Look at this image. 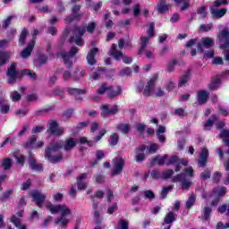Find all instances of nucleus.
<instances>
[{"mask_svg":"<svg viewBox=\"0 0 229 229\" xmlns=\"http://www.w3.org/2000/svg\"><path fill=\"white\" fill-rule=\"evenodd\" d=\"M47 208L51 212V214H61V216L55 219V225L65 227L69 225V218L67 216H71V208L65 204L53 205L51 202L47 204Z\"/></svg>","mask_w":229,"mask_h":229,"instance_id":"nucleus-1","label":"nucleus"},{"mask_svg":"<svg viewBox=\"0 0 229 229\" xmlns=\"http://www.w3.org/2000/svg\"><path fill=\"white\" fill-rule=\"evenodd\" d=\"M96 30V22L91 21L89 22L86 27H76L75 30H73V37H71L69 39V42H74L76 46H84L83 37L85 33H94V30Z\"/></svg>","mask_w":229,"mask_h":229,"instance_id":"nucleus-2","label":"nucleus"},{"mask_svg":"<svg viewBox=\"0 0 229 229\" xmlns=\"http://www.w3.org/2000/svg\"><path fill=\"white\" fill-rule=\"evenodd\" d=\"M59 149H62V142H55L54 144L48 146L45 149V158L48 160V162H51V164H56L58 162H61L62 158L64 157L62 156V153L58 152Z\"/></svg>","mask_w":229,"mask_h":229,"instance_id":"nucleus-3","label":"nucleus"},{"mask_svg":"<svg viewBox=\"0 0 229 229\" xmlns=\"http://www.w3.org/2000/svg\"><path fill=\"white\" fill-rule=\"evenodd\" d=\"M158 80V75H154L146 84L144 88V82L140 81L137 87L138 92H142L145 98H149V96H153L155 92V83Z\"/></svg>","mask_w":229,"mask_h":229,"instance_id":"nucleus-4","label":"nucleus"},{"mask_svg":"<svg viewBox=\"0 0 229 229\" xmlns=\"http://www.w3.org/2000/svg\"><path fill=\"white\" fill-rule=\"evenodd\" d=\"M109 56H112L114 60L119 62L121 58H123V64H131L133 62V59L131 57H128L123 54V51L117 50V45L113 44L111 46L110 50L108 51Z\"/></svg>","mask_w":229,"mask_h":229,"instance_id":"nucleus-5","label":"nucleus"},{"mask_svg":"<svg viewBox=\"0 0 229 229\" xmlns=\"http://www.w3.org/2000/svg\"><path fill=\"white\" fill-rule=\"evenodd\" d=\"M172 182H181V189L182 191H189V189H191V187H192V180L187 179V175L183 173L174 175L172 179Z\"/></svg>","mask_w":229,"mask_h":229,"instance_id":"nucleus-6","label":"nucleus"},{"mask_svg":"<svg viewBox=\"0 0 229 229\" xmlns=\"http://www.w3.org/2000/svg\"><path fill=\"white\" fill-rule=\"evenodd\" d=\"M47 131L50 133V135H54L55 137H62L65 131V129L64 127H59L56 121H51L48 123Z\"/></svg>","mask_w":229,"mask_h":229,"instance_id":"nucleus-7","label":"nucleus"},{"mask_svg":"<svg viewBox=\"0 0 229 229\" xmlns=\"http://www.w3.org/2000/svg\"><path fill=\"white\" fill-rule=\"evenodd\" d=\"M218 42L220 44V49H226L229 46V30L224 29L218 34Z\"/></svg>","mask_w":229,"mask_h":229,"instance_id":"nucleus-8","label":"nucleus"},{"mask_svg":"<svg viewBox=\"0 0 229 229\" xmlns=\"http://www.w3.org/2000/svg\"><path fill=\"white\" fill-rule=\"evenodd\" d=\"M55 142H61V148L66 153H69V151H72L73 148H76V145L78 144V141H76V139L74 138H68L64 141L57 140Z\"/></svg>","mask_w":229,"mask_h":229,"instance_id":"nucleus-9","label":"nucleus"},{"mask_svg":"<svg viewBox=\"0 0 229 229\" xmlns=\"http://www.w3.org/2000/svg\"><path fill=\"white\" fill-rule=\"evenodd\" d=\"M124 167V159L116 158L114 160V168L111 172V176H117L123 173V169Z\"/></svg>","mask_w":229,"mask_h":229,"instance_id":"nucleus-10","label":"nucleus"},{"mask_svg":"<svg viewBox=\"0 0 229 229\" xmlns=\"http://www.w3.org/2000/svg\"><path fill=\"white\" fill-rule=\"evenodd\" d=\"M214 46V39L210 38H202L200 43L197 46V50L199 53H203L206 49H210Z\"/></svg>","mask_w":229,"mask_h":229,"instance_id":"nucleus-11","label":"nucleus"},{"mask_svg":"<svg viewBox=\"0 0 229 229\" xmlns=\"http://www.w3.org/2000/svg\"><path fill=\"white\" fill-rule=\"evenodd\" d=\"M79 49L76 47H72L70 49V54H67L65 52H62L60 55V56H62L65 65H67L69 68L71 67V65H72V62H71V58H72V56H74V55H76V53H78Z\"/></svg>","mask_w":229,"mask_h":229,"instance_id":"nucleus-12","label":"nucleus"},{"mask_svg":"<svg viewBox=\"0 0 229 229\" xmlns=\"http://www.w3.org/2000/svg\"><path fill=\"white\" fill-rule=\"evenodd\" d=\"M16 67H17V64L13 63L8 68L7 76H8V83L10 85L15 83L17 80L18 72H17Z\"/></svg>","mask_w":229,"mask_h":229,"instance_id":"nucleus-13","label":"nucleus"},{"mask_svg":"<svg viewBox=\"0 0 229 229\" xmlns=\"http://www.w3.org/2000/svg\"><path fill=\"white\" fill-rule=\"evenodd\" d=\"M80 10H81V5H73L72 8V13L71 16L66 17V22H72V21H80V19L83 17V13H78L80 12Z\"/></svg>","mask_w":229,"mask_h":229,"instance_id":"nucleus-14","label":"nucleus"},{"mask_svg":"<svg viewBox=\"0 0 229 229\" xmlns=\"http://www.w3.org/2000/svg\"><path fill=\"white\" fill-rule=\"evenodd\" d=\"M30 196L33 198L37 206L39 207V208H41L42 205H44V201H46V195L42 194L38 190H34L30 192Z\"/></svg>","mask_w":229,"mask_h":229,"instance_id":"nucleus-15","label":"nucleus"},{"mask_svg":"<svg viewBox=\"0 0 229 229\" xmlns=\"http://www.w3.org/2000/svg\"><path fill=\"white\" fill-rule=\"evenodd\" d=\"M118 108H119L118 106H114L110 109V105H108V104L102 105V106H101V110H102L101 115H102V117H106L108 115H114V114H117Z\"/></svg>","mask_w":229,"mask_h":229,"instance_id":"nucleus-16","label":"nucleus"},{"mask_svg":"<svg viewBox=\"0 0 229 229\" xmlns=\"http://www.w3.org/2000/svg\"><path fill=\"white\" fill-rule=\"evenodd\" d=\"M123 94V88L121 86H117L114 88V86H109L107 89V98L109 99H114V98H117V96H121Z\"/></svg>","mask_w":229,"mask_h":229,"instance_id":"nucleus-17","label":"nucleus"},{"mask_svg":"<svg viewBox=\"0 0 229 229\" xmlns=\"http://www.w3.org/2000/svg\"><path fill=\"white\" fill-rule=\"evenodd\" d=\"M67 92L70 96H74L76 99L81 100V97L87 94L85 89H76V88H67Z\"/></svg>","mask_w":229,"mask_h":229,"instance_id":"nucleus-18","label":"nucleus"},{"mask_svg":"<svg viewBox=\"0 0 229 229\" xmlns=\"http://www.w3.org/2000/svg\"><path fill=\"white\" fill-rule=\"evenodd\" d=\"M144 151H146V146L141 145L139 148H135V160L136 162H142L146 158V155L144 154Z\"/></svg>","mask_w":229,"mask_h":229,"instance_id":"nucleus-19","label":"nucleus"},{"mask_svg":"<svg viewBox=\"0 0 229 229\" xmlns=\"http://www.w3.org/2000/svg\"><path fill=\"white\" fill-rule=\"evenodd\" d=\"M208 159V148H202L199 159V166L205 167L207 165V160Z\"/></svg>","mask_w":229,"mask_h":229,"instance_id":"nucleus-20","label":"nucleus"},{"mask_svg":"<svg viewBox=\"0 0 229 229\" xmlns=\"http://www.w3.org/2000/svg\"><path fill=\"white\" fill-rule=\"evenodd\" d=\"M87 176H89V174L84 173L77 178L78 191H84V189H87V185H89V183L83 182V180H85Z\"/></svg>","mask_w":229,"mask_h":229,"instance_id":"nucleus-21","label":"nucleus"},{"mask_svg":"<svg viewBox=\"0 0 229 229\" xmlns=\"http://www.w3.org/2000/svg\"><path fill=\"white\" fill-rule=\"evenodd\" d=\"M33 47H35V40H31L26 48L22 50L21 53V58H29V56H31V51H33Z\"/></svg>","mask_w":229,"mask_h":229,"instance_id":"nucleus-22","label":"nucleus"},{"mask_svg":"<svg viewBox=\"0 0 229 229\" xmlns=\"http://www.w3.org/2000/svg\"><path fill=\"white\" fill-rule=\"evenodd\" d=\"M201 217L204 221H210V215L212 214V206L206 205L202 207Z\"/></svg>","mask_w":229,"mask_h":229,"instance_id":"nucleus-23","label":"nucleus"},{"mask_svg":"<svg viewBox=\"0 0 229 229\" xmlns=\"http://www.w3.org/2000/svg\"><path fill=\"white\" fill-rule=\"evenodd\" d=\"M87 72L83 69L76 68L75 71L72 72V81H80L81 78H85Z\"/></svg>","mask_w":229,"mask_h":229,"instance_id":"nucleus-24","label":"nucleus"},{"mask_svg":"<svg viewBox=\"0 0 229 229\" xmlns=\"http://www.w3.org/2000/svg\"><path fill=\"white\" fill-rule=\"evenodd\" d=\"M208 96H210V93L206 90H200L198 92V103L199 105H205L208 99Z\"/></svg>","mask_w":229,"mask_h":229,"instance_id":"nucleus-25","label":"nucleus"},{"mask_svg":"<svg viewBox=\"0 0 229 229\" xmlns=\"http://www.w3.org/2000/svg\"><path fill=\"white\" fill-rule=\"evenodd\" d=\"M211 10V14L213 15V17H215V19H221V17H225V15H226V8H223V9H215L214 7H209Z\"/></svg>","mask_w":229,"mask_h":229,"instance_id":"nucleus-26","label":"nucleus"},{"mask_svg":"<svg viewBox=\"0 0 229 229\" xmlns=\"http://www.w3.org/2000/svg\"><path fill=\"white\" fill-rule=\"evenodd\" d=\"M99 51V49L98 48H93L91 49L88 55H87V61H88V64L89 65H95L96 64V58L95 56L98 55V52Z\"/></svg>","mask_w":229,"mask_h":229,"instance_id":"nucleus-27","label":"nucleus"},{"mask_svg":"<svg viewBox=\"0 0 229 229\" xmlns=\"http://www.w3.org/2000/svg\"><path fill=\"white\" fill-rule=\"evenodd\" d=\"M176 165L175 173L182 171V166H180V158L177 156H172L167 161L166 165Z\"/></svg>","mask_w":229,"mask_h":229,"instance_id":"nucleus-28","label":"nucleus"},{"mask_svg":"<svg viewBox=\"0 0 229 229\" xmlns=\"http://www.w3.org/2000/svg\"><path fill=\"white\" fill-rule=\"evenodd\" d=\"M29 162L31 169L34 171H41L42 169V164H38L37 160H35V156L32 154H30L29 156Z\"/></svg>","mask_w":229,"mask_h":229,"instance_id":"nucleus-29","label":"nucleus"},{"mask_svg":"<svg viewBox=\"0 0 229 229\" xmlns=\"http://www.w3.org/2000/svg\"><path fill=\"white\" fill-rule=\"evenodd\" d=\"M169 8H171V4L165 3V0H161L157 6V10L159 13H165V12H169Z\"/></svg>","mask_w":229,"mask_h":229,"instance_id":"nucleus-30","label":"nucleus"},{"mask_svg":"<svg viewBox=\"0 0 229 229\" xmlns=\"http://www.w3.org/2000/svg\"><path fill=\"white\" fill-rule=\"evenodd\" d=\"M10 221L14 225V226L18 229H28L27 225L21 223V218H18L15 216V215H13L11 216Z\"/></svg>","mask_w":229,"mask_h":229,"instance_id":"nucleus-31","label":"nucleus"},{"mask_svg":"<svg viewBox=\"0 0 229 229\" xmlns=\"http://www.w3.org/2000/svg\"><path fill=\"white\" fill-rule=\"evenodd\" d=\"M140 47L139 50V55H144V49H146V47H148V44H149V38L146 37V36H142L140 38Z\"/></svg>","mask_w":229,"mask_h":229,"instance_id":"nucleus-32","label":"nucleus"},{"mask_svg":"<svg viewBox=\"0 0 229 229\" xmlns=\"http://www.w3.org/2000/svg\"><path fill=\"white\" fill-rule=\"evenodd\" d=\"M176 221V214L174 212L170 211L167 213L164 218V225H171Z\"/></svg>","mask_w":229,"mask_h":229,"instance_id":"nucleus-33","label":"nucleus"},{"mask_svg":"<svg viewBox=\"0 0 229 229\" xmlns=\"http://www.w3.org/2000/svg\"><path fill=\"white\" fill-rule=\"evenodd\" d=\"M221 85V79L216 77L212 80L211 83L208 84L209 90H217Z\"/></svg>","mask_w":229,"mask_h":229,"instance_id":"nucleus-34","label":"nucleus"},{"mask_svg":"<svg viewBox=\"0 0 229 229\" xmlns=\"http://www.w3.org/2000/svg\"><path fill=\"white\" fill-rule=\"evenodd\" d=\"M163 133H165V126L159 125L157 131V135L159 142H165V136Z\"/></svg>","mask_w":229,"mask_h":229,"instance_id":"nucleus-35","label":"nucleus"},{"mask_svg":"<svg viewBox=\"0 0 229 229\" xmlns=\"http://www.w3.org/2000/svg\"><path fill=\"white\" fill-rule=\"evenodd\" d=\"M194 203H196V194L191 193V195L189 196V198L185 203L186 208L188 210L192 208V207H194Z\"/></svg>","mask_w":229,"mask_h":229,"instance_id":"nucleus-36","label":"nucleus"},{"mask_svg":"<svg viewBox=\"0 0 229 229\" xmlns=\"http://www.w3.org/2000/svg\"><path fill=\"white\" fill-rule=\"evenodd\" d=\"M191 73L187 72L182 77L179 79L178 87H185L189 83Z\"/></svg>","mask_w":229,"mask_h":229,"instance_id":"nucleus-37","label":"nucleus"},{"mask_svg":"<svg viewBox=\"0 0 229 229\" xmlns=\"http://www.w3.org/2000/svg\"><path fill=\"white\" fill-rule=\"evenodd\" d=\"M117 130L122 131V133L127 134L130 133V130H131V125L129 123H120L117 125Z\"/></svg>","mask_w":229,"mask_h":229,"instance_id":"nucleus-38","label":"nucleus"},{"mask_svg":"<svg viewBox=\"0 0 229 229\" xmlns=\"http://www.w3.org/2000/svg\"><path fill=\"white\" fill-rule=\"evenodd\" d=\"M8 60H10V54L7 52H0V67L6 64Z\"/></svg>","mask_w":229,"mask_h":229,"instance_id":"nucleus-39","label":"nucleus"},{"mask_svg":"<svg viewBox=\"0 0 229 229\" xmlns=\"http://www.w3.org/2000/svg\"><path fill=\"white\" fill-rule=\"evenodd\" d=\"M173 189H174V185L173 184L163 188L160 194V199H165V198H167V194H169Z\"/></svg>","mask_w":229,"mask_h":229,"instance_id":"nucleus-40","label":"nucleus"},{"mask_svg":"<svg viewBox=\"0 0 229 229\" xmlns=\"http://www.w3.org/2000/svg\"><path fill=\"white\" fill-rule=\"evenodd\" d=\"M93 209L94 211V219L97 223V225H99L101 223V215L99 214V211L98 210V203H93Z\"/></svg>","mask_w":229,"mask_h":229,"instance_id":"nucleus-41","label":"nucleus"},{"mask_svg":"<svg viewBox=\"0 0 229 229\" xmlns=\"http://www.w3.org/2000/svg\"><path fill=\"white\" fill-rule=\"evenodd\" d=\"M221 139H223V142H225V146L229 147V131L223 130L219 135Z\"/></svg>","mask_w":229,"mask_h":229,"instance_id":"nucleus-42","label":"nucleus"},{"mask_svg":"<svg viewBox=\"0 0 229 229\" xmlns=\"http://www.w3.org/2000/svg\"><path fill=\"white\" fill-rule=\"evenodd\" d=\"M216 120H217V116L212 115L211 118H209L204 124V129L210 130V128L214 126V123H216Z\"/></svg>","mask_w":229,"mask_h":229,"instance_id":"nucleus-43","label":"nucleus"},{"mask_svg":"<svg viewBox=\"0 0 229 229\" xmlns=\"http://www.w3.org/2000/svg\"><path fill=\"white\" fill-rule=\"evenodd\" d=\"M118 142H119V134L117 133L111 134L109 138V144L111 146H117Z\"/></svg>","mask_w":229,"mask_h":229,"instance_id":"nucleus-44","label":"nucleus"},{"mask_svg":"<svg viewBox=\"0 0 229 229\" xmlns=\"http://www.w3.org/2000/svg\"><path fill=\"white\" fill-rule=\"evenodd\" d=\"M36 144H37V136H32L25 144V148H30L31 149H35Z\"/></svg>","mask_w":229,"mask_h":229,"instance_id":"nucleus-45","label":"nucleus"},{"mask_svg":"<svg viewBox=\"0 0 229 229\" xmlns=\"http://www.w3.org/2000/svg\"><path fill=\"white\" fill-rule=\"evenodd\" d=\"M2 167L4 169V171H8L10 169H12V159L11 158H5L3 162H2Z\"/></svg>","mask_w":229,"mask_h":229,"instance_id":"nucleus-46","label":"nucleus"},{"mask_svg":"<svg viewBox=\"0 0 229 229\" xmlns=\"http://www.w3.org/2000/svg\"><path fill=\"white\" fill-rule=\"evenodd\" d=\"M226 194V188L223 187L220 189H215L213 191V196H218L219 198H223Z\"/></svg>","mask_w":229,"mask_h":229,"instance_id":"nucleus-47","label":"nucleus"},{"mask_svg":"<svg viewBox=\"0 0 229 229\" xmlns=\"http://www.w3.org/2000/svg\"><path fill=\"white\" fill-rule=\"evenodd\" d=\"M145 55L146 58H148V60H153V58H155V50H151V49H144L143 50V54Z\"/></svg>","mask_w":229,"mask_h":229,"instance_id":"nucleus-48","label":"nucleus"},{"mask_svg":"<svg viewBox=\"0 0 229 229\" xmlns=\"http://www.w3.org/2000/svg\"><path fill=\"white\" fill-rule=\"evenodd\" d=\"M22 74L23 76H29L30 80H37V73L31 70H23Z\"/></svg>","mask_w":229,"mask_h":229,"instance_id":"nucleus-49","label":"nucleus"},{"mask_svg":"<svg viewBox=\"0 0 229 229\" xmlns=\"http://www.w3.org/2000/svg\"><path fill=\"white\" fill-rule=\"evenodd\" d=\"M153 95L155 96V98H164V96H165V91L164 90V89L157 87L154 90Z\"/></svg>","mask_w":229,"mask_h":229,"instance_id":"nucleus-50","label":"nucleus"},{"mask_svg":"<svg viewBox=\"0 0 229 229\" xmlns=\"http://www.w3.org/2000/svg\"><path fill=\"white\" fill-rule=\"evenodd\" d=\"M209 198H212L210 207H217V205L219 204V201H221V198H219V196L214 195V193H212L209 196Z\"/></svg>","mask_w":229,"mask_h":229,"instance_id":"nucleus-51","label":"nucleus"},{"mask_svg":"<svg viewBox=\"0 0 229 229\" xmlns=\"http://www.w3.org/2000/svg\"><path fill=\"white\" fill-rule=\"evenodd\" d=\"M26 37H28V30L24 29L20 35L19 46H22L26 42Z\"/></svg>","mask_w":229,"mask_h":229,"instance_id":"nucleus-52","label":"nucleus"},{"mask_svg":"<svg viewBox=\"0 0 229 229\" xmlns=\"http://www.w3.org/2000/svg\"><path fill=\"white\" fill-rule=\"evenodd\" d=\"M174 174V171L173 170H165L162 173L161 178L163 180H168V178H171Z\"/></svg>","mask_w":229,"mask_h":229,"instance_id":"nucleus-53","label":"nucleus"},{"mask_svg":"<svg viewBox=\"0 0 229 229\" xmlns=\"http://www.w3.org/2000/svg\"><path fill=\"white\" fill-rule=\"evenodd\" d=\"M147 34L149 37V38H153V37H155V22H151L149 24V28L147 30Z\"/></svg>","mask_w":229,"mask_h":229,"instance_id":"nucleus-54","label":"nucleus"},{"mask_svg":"<svg viewBox=\"0 0 229 229\" xmlns=\"http://www.w3.org/2000/svg\"><path fill=\"white\" fill-rule=\"evenodd\" d=\"M105 196V192L103 191H98L93 196H91V201L95 203V199L98 198V199H103Z\"/></svg>","mask_w":229,"mask_h":229,"instance_id":"nucleus-55","label":"nucleus"},{"mask_svg":"<svg viewBox=\"0 0 229 229\" xmlns=\"http://www.w3.org/2000/svg\"><path fill=\"white\" fill-rule=\"evenodd\" d=\"M120 76H131V68L125 67L119 72Z\"/></svg>","mask_w":229,"mask_h":229,"instance_id":"nucleus-56","label":"nucleus"},{"mask_svg":"<svg viewBox=\"0 0 229 229\" xmlns=\"http://www.w3.org/2000/svg\"><path fill=\"white\" fill-rule=\"evenodd\" d=\"M166 158H167V156L156 157L154 158V162H156V164H158V165H164V164L165 163Z\"/></svg>","mask_w":229,"mask_h":229,"instance_id":"nucleus-57","label":"nucleus"},{"mask_svg":"<svg viewBox=\"0 0 229 229\" xmlns=\"http://www.w3.org/2000/svg\"><path fill=\"white\" fill-rule=\"evenodd\" d=\"M36 64H38V65H44L45 64H47V55H40L37 59Z\"/></svg>","mask_w":229,"mask_h":229,"instance_id":"nucleus-58","label":"nucleus"},{"mask_svg":"<svg viewBox=\"0 0 229 229\" xmlns=\"http://www.w3.org/2000/svg\"><path fill=\"white\" fill-rule=\"evenodd\" d=\"M221 4H228V0H216L213 2L212 8H217L221 6Z\"/></svg>","mask_w":229,"mask_h":229,"instance_id":"nucleus-59","label":"nucleus"},{"mask_svg":"<svg viewBox=\"0 0 229 229\" xmlns=\"http://www.w3.org/2000/svg\"><path fill=\"white\" fill-rule=\"evenodd\" d=\"M63 80L64 81H71V80H72V73L69 71H64L63 72Z\"/></svg>","mask_w":229,"mask_h":229,"instance_id":"nucleus-60","label":"nucleus"},{"mask_svg":"<svg viewBox=\"0 0 229 229\" xmlns=\"http://www.w3.org/2000/svg\"><path fill=\"white\" fill-rule=\"evenodd\" d=\"M197 13L200 15L202 19H205V17H207V8L205 6L199 8Z\"/></svg>","mask_w":229,"mask_h":229,"instance_id":"nucleus-61","label":"nucleus"},{"mask_svg":"<svg viewBox=\"0 0 229 229\" xmlns=\"http://www.w3.org/2000/svg\"><path fill=\"white\" fill-rule=\"evenodd\" d=\"M184 173H186L185 175L189 176V178L194 177V169L192 168V166L185 168Z\"/></svg>","mask_w":229,"mask_h":229,"instance_id":"nucleus-62","label":"nucleus"},{"mask_svg":"<svg viewBox=\"0 0 229 229\" xmlns=\"http://www.w3.org/2000/svg\"><path fill=\"white\" fill-rule=\"evenodd\" d=\"M52 96H59V98H64V90L60 88H56L52 91Z\"/></svg>","mask_w":229,"mask_h":229,"instance_id":"nucleus-63","label":"nucleus"},{"mask_svg":"<svg viewBox=\"0 0 229 229\" xmlns=\"http://www.w3.org/2000/svg\"><path fill=\"white\" fill-rule=\"evenodd\" d=\"M148 149V153H151V154L157 153V151H158V144L154 143L150 145Z\"/></svg>","mask_w":229,"mask_h":229,"instance_id":"nucleus-64","label":"nucleus"}]
</instances>
